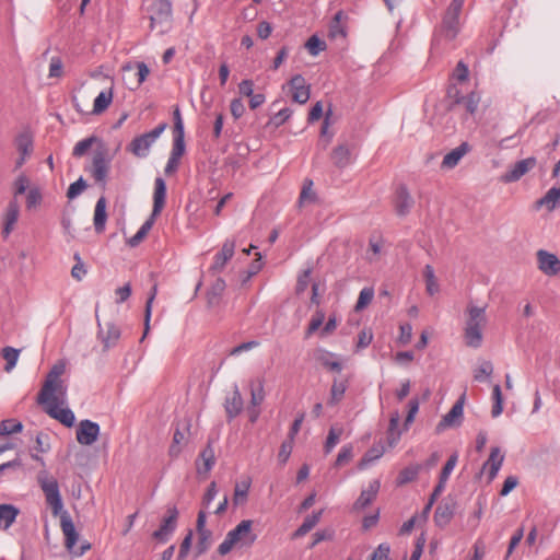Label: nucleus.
<instances>
[{
	"label": "nucleus",
	"instance_id": "de8ad7c7",
	"mask_svg": "<svg viewBox=\"0 0 560 560\" xmlns=\"http://www.w3.org/2000/svg\"><path fill=\"white\" fill-rule=\"evenodd\" d=\"M423 276L425 279L427 292L430 295L435 294L439 291V284L436 282L433 267L430 265H427L423 270Z\"/></svg>",
	"mask_w": 560,
	"mask_h": 560
},
{
	"label": "nucleus",
	"instance_id": "13d9d810",
	"mask_svg": "<svg viewBox=\"0 0 560 560\" xmlns=\"http://www.w3.org/2000/svg\"><path fill=\"white\" fill-rule=\"evenodd\" d=\"M156 294H158V285L154 284L151 288L150 294H149L147 303H145V310H144L145 332L149 330V323H150L151 313H152V305H153V301H154Z\"/></svg>",
	"mask_w": 560,
	"mask_h": 560
},
{
	"label": "nucleus",
	"instance_id": "09e8293b",
	"mask_svg": "<svg viewBox=\"0 0 560 560\" xmlns=\"http://www.w3.org/2000/svg\"><path fill=\"white\" fill-rule=\"evenodd\" d=\"M96 141H97V137L91 136L89 138H85L81 141L77 142V144L73 148L72 155L74 158L83 156Z\"/></svg>",
	"mask_w": 560,
	"mask_h": 560
},
{
	"label": "nucleus",
	"instance_id": "6ab92c4d",
	"mask_svg": "<svg viewBox=\"0 0 560 560\" xmlns=\"http://www.w3.org/2000/svg\"><path fill=\"white\" fill-rule=\"evenodd\" d=\"M20 214V207L16 199L11 200L8 203L5 212L3 214V230L2 235L7 238L14 229L15 223L18 222Z\"/></svg>",
	"mask_w": 560,
	"mask_h": 560
},
{
	"label": "nucleus",
	"instance_id": "ea45409f",
	"mask_svg": "<svg viewBox=\"0 0 560 560\" xmlns=\"http://www.w3.org/2000/svg\"><path fill=\"white\" fill-rule=\"evenodd\" d=\"M199 459L203 463V472H208L212 469L215 464V454L210 443H208V445L200 452ZM198 471L201 472L200 467H198Z\"/></svg>",
	"mask_w": 560,
	"mask_h": 560
},
{
	"label": "nucleus",
	"instance_id": "ddd939ff",
	"mask_svg": "<svg viewBox=\"0 0 560 560\" xmlns=\"http://www.w3.org/2000/svg\"><path fill=\"white\" fill-rule=\"evenodd\" d=\"M97 337L102 341L104 349L108 350L115 347L121 336L119 327L112 322H106L104 325L97 322Z\"/></svg>",
	"mask_w": 560,
	"mask_h": 560
},
{
	"label": "nucleus",
	"instance_id": "c756f323",
	"mask_svg": "<svg viewBox=\"0 0 560 560\" xmlns=\"http://www.w3.org/2000/svg\"><path fill=\"white\" fill-rule=\"evenodd\" d=\"M20 510L13 504H0V528L8 529L15 522Z\"/></svg>",
	"mask_w": 560,
	"mask_h": 560
},
{
	"label": "nucleus",
	"instance_id": "79ce46f5",
	"mask_svg": "<svg viewBox=\"0 0 560 560\" xmlns=\"http://www.w3.org/2000/svg\"><path fill=\"white\" fill-rule=\"evenodd\" d=\"M265 399L264 380L258 378L256 383H252L250 388V406L258 407Z\"/></svg>",
	"mask_w": 560,
	"mask_h": 560
},
{
	"label": "nucleus",
	"instance_id": "423d86ee",
	"mask_svg": "<svg viewBox=\"0 0 560 560\" xmlns=\"http://www.w3.org/2000/svg\"><path fill=\"white\" fill-rule=\"evenodd\" d=\"M44 406L45 412L52 419L58 420L67 428H71L74 424L75 416L69 408H62L65 404V397L60 398L56 394L49 396V400L45 402H38Z\"/></svg>",
	"mask_w": 560,
	"mask_h": 560
},
{
	"label": "nucleus",
	"instance_id": "f257e3e1",
	"mask_svg": "<svg viewBox=\"0 0 560 560\" xmlns=\"http://www.w3.org/2000/svg\"><path fill=\"white\" fill-rule=\"evenodd\" d=\"M37 479L45 494L46 502L51 508L52 515L60 516V526L65 535L66 548L77 556H82L86 550L90 549L91 546L90 544H85L80 547V550L78 552L73 550L74 546L78 542L79 534L75 529V526L71 520L70 514L67 511H63V503L57 480L52 477L48 478L46 471L39 472Z\"/></svg>",
	"mask_w": 560,
	"mask_h": 560
},
{
	"label": "nucleus",
	"instance_id": "a878e982",
	"mask_svg": "<svg viewBox=\"0 0 560 560\" xmlns=\"http://www.w3.org/2000/svg\"><path fill=\"white\" fill-rule=\"evenodd\" d=\"M224 407L229 420L234 419L243 410V398L236 385L234 386L232 395L225 399Z\"/></svg>",
	"mask_w": 560,
	"mask_h": 560
},
{
	"label": "nucleus",
	"instance_id": "a19ab883",
	"mask_svg": "<svg viewBox=\"0 0 560 560\" xmlns=\"http://www.w3.org/2000/svg\"><path fill=\"white\" fill-rule=\"evenodd\" d=\"M342 432H343L342 427L331 425V428L329 429L325 445H324V450H325L326 454L330 453L334 450V447L338 444Z\"/></svg>",
	"mask_w": 560,
	"mask_h": 560
},
{
	"label": "nucleus",
	"instance_id": "4be33fe9",
	"mask_svg": "<svg viewBox=\"0 0 560 560\" xmlns=\"http://www.w3.org/2000/svg\"><path fill=\"white\" fill-rule=\"evenodd\" d=\"M464 399L462 396L451 408V410L442 418L440 423L438 424V430L453 427L456 423H459V419L463 417L464 411Z\"/></svg>",
	"mask_w": 560,
	"mask_h": 560
},
{
	"label": "nucleus",
	"instance_id": "4d7b16f0",
	"mask_svg": "<svg viewBox=\"0 0 560 560\" xmlns=\"http://www.w3.org/2000/svg\"><path fill=\"white\" fill-rule=\"evenodd\" d=\"M43 199L40 189L38 187L31 188L26 194V208L28 210L36 208L40 205Z\"/></svg>",
	"mask_w": 560,
	"mask_h": 560
},
{
	"label": "nucleus",
	"instance_id": "412c9836",
	"mask_svg": "<svg viewBox=\"0 0 560 560\" xmlns=\"http://www.w3.org/2000/svg\"><path fill=\"white\" fill-rule=\"evenodd\" d=\"M166 199V184L162 177H156L154 180V192H153V217L160 215Z\"/></svg>",
	"mask_w": 560,
	"mask_h": 560
},
{
	"label": "nucleus",
	"instance_id": "bf43d9fd",
	"mask_svg": "<svg viewBox=\"0 0 560 560\" xmlns=\"http://www.w3.org/2000/svg\"><path fill=\"white\" fill-rule=\"evenodd\" d=\"M211 532H202L198 533V541H197V556L203 555L211 545Z\"/></svg>",
	"mask_w": 560,
	"mask_h": 560
},
{
	"label": "nucleus",
	"instance_id": "864d4df0",
	"mask_svg": "<svg viewBox=\"0 0 560 560\" xmlns=\"http://www.w3.org/2000/svg\"><path fill=\"white\" fill-rule=\"evenodd\" d=\"M420 401L417 397H413L408 402V413L404 422V430H408L410 424L415 421V417L419 411Z\"/></svg>",
	"mask_w": 560,
	"mask_h": 560
},
{
	"label": "nucleus",
	"instance_id": "c9c22d12",
	"mask_svg": "<svg viewBox=\"0 0 560 560\" xmlns=\"http://www.w3.org/2000/svg\"><path fill=\"white\" fill-rule=\"evenodd\" d=\"M347 387V381L334 380L330 387V397L328 399V405L335 406L339 404L345 396Z\"/></svg>",
	"mask_w": 560,
	"mask_h": 560
},
{
	"label": "nucleus",
	"instance_id": "f03ea898",
	"mask_svg": "<svg viewBox=\"0 0 560 560\" xmlns=\"http://www.w3.org/2000/svg\"><path fill=\"white\" fill-rule=\"evenodd\" d=\"M464 3L465 0H452L448 4L440 26L435 28L433 45H438L441 40L452 42L456 38L462 28L460 13Z\"/></svg>",
	"mask_w": 560,
	"mask_h": 560
},
{
	"label": "nucleus",
	"instance_id": "5fc2aeb1",
	"mask_svg": "<svg viewBox=\"0 0 560 560\" xmlns=\"http://www.w3.org/2000/svg\"><path fill=\"white\" fill-rule=\"evenodd\" d=\"M493 372V365L490 361H483L474 372V378L477 382H483Z\"/></svg>",
	"mask_w": 560,
	"mask_h": 560
},
{
	"label": "nucleus",
	"instance_id": "72a5a7b5",
	"mask_svg": "<svg viewBox=\"0 0 560 560\" xmlns=\"http://www.w3.org/2000/svg\"><path fill=\"white\" fill-rule=\"evenodd\" d=\"M16 150L24 156H30L33 152V137L28 131H23L15 137Z\"/></svg>",
	"mask_w": 560,
	"mask_h": 560
},
{
	"label": "nucleus",
	"instance_id": "aec40b11",
	"mask_svg": "<svg viewBox=\"0 0 560 560\" xmlns=\"http://www.w3.org/2000/svg\"><path fill=\"white\" fill-rule=\"evenodd\" d=\"M455 513V502L444 501L440 503L434 512V523L438 527L444 528L450 524Z\"/></svg>",
	"mask_w": 560,
	"mask_h": 560
},
{
	"label": "nucleus",
	"instance_id": "338daca9",
	"mask_svg": "<svg viewBox=\"0 0 560 560\" xmlns=\"http://www.w3.org/2000/svg\"><path fill=\"white\" fill-rule=\"evenodd\" d=\"M192 536V530H189L187 535L184 537L177 556L178 560H184L187 557L191 547Z\"/></svg>",
	"mask_w": 560,
	"mask_h": 560
},
{
	"label": "nucleus",
	"instance_id": "6e6552de",
	"mask_svg": "<svg viewBox=\"0 0 560 560\" xmlns=\"http://www.w3.org/2000/svg\"><path fill=\"white\" fill-rule=\"evenodd\" d=\"M178 510L175 505L167 508V515L162 520L160 527L153 532L152 537L159 542H166L177 527Z\"/></svg>",
	"mask_w": 560,
	"mask_h": 560
},
{
	"label": "nucleus",
	"instance_id": "e2e57ef3",
	"mask_svg": "<svg viewBox=\"0 0 560 560\" xmlns=\"http://www.w3.org/2000/svg\"><path fill=\"white\" fill-rule=\"evenodd\" d=\"M86 182L83 179V177H80L69 186L67 190V197L69 199H74L86 188Z\"/></svg>",
	"mask_w": 560,
	"mask_h": 560
},
{
	"label": "nucleus",
	"instance_id": "3c124183",
	"mask_svg": "<svg viewBox=\"0 0 560 560\" xmlns=\"http://www.w3.org/2000/svg\"><path fill=\"white\" fill-rule=\"evenodd\" d=\"M419 471H420V466L419 465H417V466H409V467L404 468L399 472L398 483L399 485H405V483L413 481L418 477Z\"/></svg>",
	"mask_w": 560,
	"mask_h": 560
},
{
	"label": "nucleus",
	"instance_id": "4468645a",
	"mask_svg": "<svg viewBox=\"0 0 560 560\" xmlns=\"http://www.w3.org/2000/svg\"><path fill=\"white\" fill-rule=\"evenodd\" d=\"M292 101L298 104H305L311 96V88L306 84L302 74H295L289 81Z\"/></svg>",
	"mask_w": 560,
	"mask_h": 560
},
{
	"label": "nucleus",
	"instance_id": "69168bd1",
	"mask_svg": "<svg viewBox=\"0 0 560 560\" xmlns=\"http://www.w3.org/2000/svg\"><path fill=\"white\" fill-rule=\"evenodd\" d=\"M382 456V452L380 450H376V448H371L369 450L364 456L361 458V460L359 462V469H364L369 466V464H371L373 460L380 458Z\"/></svg>",
	"mask_w": 560,
	"mask_h": 560
},
{
	"label": "nucleus",
	"instance_id": "1a4fd4ad",
	"mask_svg": "<svg viewBox=\"0 0 560 560\" xmlns=\"http://www.w3.org/2000/svg\"><path fill=\"white\" fill-rule=\"evenodd\" d=\"M537 164V160L534 156L517 161L509 167L500 177L502 183H515L520 180L525 174L532 171Z\"/></svg>",
	"mask_w": 560,
	"mask_h": 560
},
{
	"label": "nucleus",
	"instance_id": "58836bf2",
	"mask_svg": "<svg viewBox=\"0 0 560 560\" xmlns=\"http://www.w3.org/2000/svg\"><path fill=\"white\" fill-rule=\"evenodd\" d=\"M318 362L327 370L340 373L342 371V364L335 360V354L328 351H320L317 357Z\"/></svg>",
	"mask_w": 560,
	"mask_h": 560
},
{
	"label": "nucleus",
	"instance_id": "393cba45",
	"mask_svg": "<svg viewBox=\"0 0 560 560\" xmlns=\"http://www.w3.org/2000/svg\"><path fill=\"white\" fill-rule=\"evenodd\" d=\"M470 151V145L468 142L460 143L457 148L453 149L451 152L444 155L442 161V167L444 168H454L463 156Z\"/></svg>",
	"mask_w": 560,
	"mask_h": 560
},
{
	"label": "nucleus",
	"instance_id": "c03bdc74",
	"mask_svg": "<svg viewBox=\"0 0 560 560\" xmlns=\"http://www.w3.org/2000/svg\"><path fill=\"white\" fill-rule=\"evenodd\" d=\"M492 409H491V416L493 418L499 417L503 411V396L501 392V386L499 384H495L492 388Z\"/></svg>",
	"mask_w": 560,
	"mask_h": 560
},
{
	"label": "nucleus",
	"instance_id": "f3484780",
	"mask_svg": "<svg viewBox=\"0 0 560 560\" xmlns=\"http://www.w3.org/2000/svg\"><path fill=\"white\" fill-rule=\"evenodd\" d=\"M235 250V242L232 240H226L220 252L214 255L213 264L211 266V270L214 272H221L226 262L233 257Z\"/></svg>",
	"mask_w": 560,
	"mask_h": 560
},
{
	"label": "nucleus",
	"instance_id": "052dcab7",
	"mask_svg": "<svg viewBox=\"0 0 560 560\" xmlns=\"http://www.w3.org/2000/svg\"><path fill=\"white\" fill-rule=\"evenodd\" d=\"M335 537V530L332 528H325L323 530H318L313 535V541L310 545V548H314L322 541L332 540Z\"/></svg>",
	"mask_w": 560,
	"mask_h": 560
},
{
	"label": "nucleus",
	"instance_id": "e433bc0d",
	"mask_svg": "<svg viewBox=\"0 0 560 560\" xmlns=\"http://www.w3.org/2000/svg\"><path fill=\"white\" fill-rule=\"evenodd\" d=\"M250 488V480L246 479L242 482H236L234 488V495H233V505L238 506L244 504L247 501L248 491Z\"/></svg>",
	"mask_w": 560,
	"mask_h": 560
},
{
	"label": "nucleus",
	"instance_id": "a211bd4d",
	"mask_svg": "<svg viewBox=\"0 0 560 560\" xmlns=\"http://www.w3.org/2000/svg\"><path fill=\"white\" fill-rule=\"evenodd\" d=\"M381 488V481L378 479H374L369 483L368 489L361 491L359 498L353 503L354 510H364L368 508L376 498Z\"/></svg>",
	"mask_w": 560,
	"mask_h": 560
},
{
	"label": "nucleus",
	"instance_id": "8fccbe9b",
	"mask_svg": "<svg viewBox=\"0 0 560 560\" xmlns=\"http://www.w3.org/2000/svg\"><path fill=\"white\" fill-rule=\"evenodd\" d=\"M373 298H374V289L373 288H363L359 294L354 310L355 311L364 310L372 302Z\"/></svg>",
	"mask_w": 560,
	"mask_h": 560
},
{
	"label": "nucleus",
	"instance_id": "b1692460",
	"mask_svg": "<svg viewBox=\"0 0 560 560\" xmlns=\"http://www.w3.org/2000/svg\"><path fill=\"white\" fill-rule=\"evenodd\" d=\"M190 424L188 421L178 423L174 434H173V441L168 450V454L171 457H177L182 452V443L186 439V432L189 431Z\"/></svg>",
	"mask_w": 560,
	"mask_h": 560
},
{
	"label": "nucleus",
	"instance_id": "2f4dec72",
	"mask_svg": "<svg viewBox=\"0 0 560 560\" xmlns=\"http://www.w3.org/2000/svg\"><path fill=\"white\" fill-rule=\"evenodd\" d=\"M323 511L314 512L313 514L305 517L303 523L298 527V529L292 534V538L296 539L305 536L308 532H311L319 522Z\"/></svg>",
	"mask_w": 560,
	"mask_h": 560
},
{
	"label": "nucleus",
	"instance_id": "c85d7f7f",
	"mask_svg": "<svg viewBox=\"0 0 560 560\" xmlns=\"http://www.w3.org/2000/svg\"><path fill=\"white\" fill-rule=\"evenodd\" d=\"M107 220V213H106V199L105 197H100L96 201L95 209H94V229L96 233H102L105 230Z\"/></svg>",
	"mask_w": 560,
	"mask_h": 560
},
{
	"label": "nucleus",
	"instance_id": "f704fd0d",
	"mask_svg": "<svg viewBox=\"0 0 560 560\" xmlns=\"http://www.w3.org/2000/svg\"><path fill=\"white\" fill-rule=\"evenodd\" d=\"M155 218L156 217H153V214L151 213L149 219L144 221V223L140 226L138 232L132 237H130L128 240V245L130 247H136L143 241V238L147 236V234L152 229Z\"/></svg>",
	"mask_w": 560,
	"mask_h": 560
},
{
	"label": "nucleus",
	"instance_id": "49530a36",
	"mask_svg": "<svg viewBox=\"0 0 560 560\" xmlns=\"http://www.w3.org/2000/svg\"><path fill=\"white\" fill-rule=\"evenodd\" d=\"M1 353L3 359L5 360L4 370L7 372H10L16 365L20 355V350L13 347H4Z\"/></svg>",
	"mask_w": 560,
	"mask_h": 560
},
{
	"label": "nucleus",
	"instance_id": "7c9ffc66",
	"mask_svg": "<svg viewBox=\"0 0 560 560\" xmlns=\"http://www.w3.org/2000/svg\"><path fill=\"white\" fill-rule=\"evenodd\" d=\"M332 163L338 168H343L351 163V153L350 149L346 144H340L336 147L331 152Z\"/></svg>",
	"mask_w": 560,
	"mask_h": 560
},
{
	"label": "nucleus",
	"instance_id": "37998d69",
	"mask_svg": "<svg viewBox=\"0 0 560 560\" xmlns=\"http://www.w3.org/2000/svg\"><path fill=\"white\" fill-rule=\"evenodd\" d=\"M112 100H113V93L110 90L102 91L94 100L93 113L94 114L103 113L110 105Z\"/></svg>",
	"mask_w": 560,
	"mask_h": 560
},
{
	"label": "nucleus",
	"instance_id": "4c0bfd02",
	"mask_svg": "<svg viewBox=\"0 0 560 560\" xmlns=\"http://www.w3.org/2000/svg\"><path fill=\"white\" fill-rule=\"evenodd\" d=\"M400 421V415L398 411H394L389 418L388 424V443L395 445L401 436V431L398 429Z\"/></svg>",
	"mask_w": 560,
	"mask_h": 560
},
{
	"label": "nucleus",
	"instance_id": "5701e85b",
	"mask_svg": "<svg viewBox=\"0 0 560 560\" xmlns=\"http://www.w3.org/2000/svg\"><path fill=\"white\" fill-rule=\"evenodd\" d=\"M413 206V199L406 186H400L396 191L395 209L399 217H405L410 212Z\"/></svg>",
	"mask_w": 560,
	"mask_h": 560
},
{
	"label": "nucleus",
	"instance_id": "6e6d98bb",
	"mask_svg": "<svg viewBox=\"0 0 560 560\" xmlns=\"http://www.w3.org/2000/svg\"><path fill=\"white\" fill-rule=\"evenodd\" d=\"M457 460H458L457 453H454L448 457L447 462L445 463L444 467L442 468L439 480H441L442 482H445V483L447 482L452 471L454 470V468L457 464Z\"/></svg>",
	"mask_w": 560,
	"mask_h": 560
},
{
	"label": "nucleus",
	"instance_id": "774afa93",
	"mask_svg": "<svg viewBox=\"0 0 560 560\" xmlns=\"http://www.w3.org/2000/svg\"><path fill=\"white\" fill-rule=\"evenodd\" d=\"M389 552H390L389 545L381 544L373 552L371 560H390Z\"/></svg>",
	"mask_w": 560,
	"mask_h": 560
},
{
	"label": "nucleus",
	"instance_id": "bb28decb",
	"mask_svg": "<svg viewBox=\"0 0 560 560\" xmlns=\"http://www.w3.org/2000/svg\"><path fill=\"white\" fill-rule=\"evenodd\" d=\"M541 207H546L548 211H553L560 207V187H551L544 197L535 202L537 210Z\"/></svg>",
	"mask_w": 560,
	"mask_h": 560
},
{
	"label": "nucleus",
	"instance_id": "0eeeda50",
	"mask_svg": "<svg viewBox=\"0 0 560 560\" xmlns=\"http://www.w3.org/2000/svg\"><path fill=\"white\" fill-rule=\"evenodd\" d=\"M166 122L156 126L150 132L136 137L130 143V151L139 158H145L151 145L158 140L166 128Z\"/></svg>",
	"mask_w": 560,
	"mask_h": 560
},
{
	"label": "nucleus",
	"instance_id": "0e129e2a",
	"mask_svg": "<svg viewBox=\"0 0 560 560\" xmlns=\"http://www.w3.org/2000/svg\"><path fill=\"white\" fill-rule=\"evenodd\" d=\"M324 319H325L324 312L317 311L308 324V327L306 330V337H310L312 334H314L323 325Z\"/></svg>",
	"mask_w": 560,
	"mask_h": 560
},
{
	"label": "nucleus",
	"instance_id": "20e7f679",
	"mask_svg": "<svg viewBox=\"0 0 560 560\" xmlns=\"http://www.w3.org/2000/svg\"><path fill=\"white\" fill-rule=\"evenodd\" d=\"M150 28H159V34L167 33L172 26V2L170 0H153L148 7Z\"/></svg>",
	"mask_w": 560,
	"mask_h": 560
},
{
	"label": "nucleus",
	"instance_id": "603ef678",
	"mask_svg": "<svg viewBox=\"0 0 560 560\" xmlns=\"http://www.w3.org/2000/svg\"><path fill=\"white\" fill-rule=\"evenodd\" d=\"M305 47L312 56H317L320 51L326 49V43L316 35H313L305 43Z\"/></svg>",
	"mask_w": 560,
	"mask_h": 560
},
{
	"label": "nucleus",
	"instance_id": "7ed1b4c3",
	"mask_svg": "<svg viewBox=\"0 0 560 560\" xmlns=\"http://www.w3.org/2000/svg\"><path fill=\"white\" fill-rule=\"evenodd\" d=\"M487 324L486 306L469 305L464 329L465 343L470 348H479L482 343V330Z\"/></svg>",
	"mask_w": 560,
	"mask_h": 560
},
{
	"label": "nucleus",
	"instance_id": "dca6fc26",
	"mask_svg": "<svg viewBox=\"0 0 560 560\" xmlns=\"http://www.w3.org/2000/svg\"><path fill=\"white\" fill-rule=\"evenodd\" d=\"M253 521L244 520L231 529L228 535L236 542L252 545L256 540V535L252 533Z\"/></svg>",
	"mask_w": 560,
	"mask_h": 560
},
{
	"label": "nucleus",
	"instance_id": "a18cd8bd",
	"mask_svg": "<svg viewBox=\"0 0 560 560\" xmlns=\"http://www.w3.org/2000/svg\"><path fill=\"white\" fill-rule=\"evenodd\" d=\"M23 430V424L16 419H5L0 421V435L19 433Z\"/></svg>",
	"mask_w": 560,
	"mask_h": 560
},
{
	"label": "nucleus",
	"instance_id": "f8f14e48",
	"mask_svg": "<svg viewBox=\"0 0 560 560\" xmlns=\"http://www.w3.org/2000/svg\"><path fill=\"white\" fill-rule=\"evenodd\" d=\"M100 425L98 423L91 421L89 419H84L80 421L77 429V441L81 445H92L96 442L100 435Z\"/></svg>",
	"mask_w": 560,
	"mask_h": 560
},
{
	"label": "nucleus",
	"instance_id": "2eb2a0df",
	"mask_svg": "<svg viewBox=\"0 0 560 560\" xmlns=\"http://www.w3.org/2000/svg\"><path fill=\"white\" fill-rule=\"evenodd\" d=\"M537 261L539 270L547 276H556L560 272V260L555 254L539 249Z\"/></svg>",
	"mask_w": 560,
	"mask_h": 560
},
{
	"label": "nucleus",
	"instance_id": "473e14b6",
	"mask_svg": "<svg viewBox=\"0 0 560 560\" xmlns=\"http://www.w3.org/2000/svg\"><path fill=\"white\" fill-rule=\"evenodd\" d=\"M225 287V281L222 278L215 279V281L212 283L211 288L207 292V302L210 307L217 306L219 304Z\"/></svg>",
	"mask_w": 560,
	"mask_h": 560
},
{
	"label": "nucleus",
	"instance_id": "39448f33",
	"mask_svg": "<svg viewBox=\"0 0 560 560\" xmlns=\"http://www.w3.org/2000/svg\"><path fill=\"white\" fill-rule=\"evenodd\" d=\"M65 370L66 365L62 362L56 363L50 369L46 375L43 387L38 393L37 402L48 401L51 394H59L61 397L66 396L67 386H65L63 382L60 380V376L65 373Z\"/></svg>",
	"mask_w": 560,
	"mask_h": 560
},
{
	"label": "nucleus",
	"instance_id": "cd10ccee",
	"mask_svg": "<svg viewBox=\"0 0 560 560\" xmlns=\"http://www.w3.org/2000/svg\"><path fill=\"white\" fill-rule=\"evenodd\" d=\"M504 460V455L501 454L500 447L495 446L491 448L488 460L483 464V468L489 467V478L494 479L498 475Z\"/></svg>",
	"mask_w": 560,
	"mask_h": 560
},
{
	"label": "nucleus",
	"instance_id": "9b49d317",
	"mask_svg": "<svg viewBox=\"0 0 560 560\" xmlns=\"http://www.w3.org/2000/svg\"><path fill=\"white\" fill-rule=\"evenodd\" d=\"M174 131H173V145L170 156L179 159L184 155L186 145H185V132H184V124L180 117L179 109L176 108L174 112Z\"/></svg>",
	"mask_w": 560,
	"mask_h": 560
},
{
	"label": "nucleus",
	"instance_id": "9d476101",
	"mask_svg": "<svg viewBox=\"0 0 560 560\" xmlns=\"http://www.w3.org/2000/svg\"><path fill=\"white\" fill-rule=\"evenodd\" d=\"M110 160L105 150H97L93 154L90 173L97 184L105 186L109 172Z\"/></svg>",
	"mask_w": 560,
	"mask_h": 560
},
{
	"label": "nucleus",
	"instance_id": "680f3d73",
	"mask_svg": "<svg viewBox=\"0 0 560 560\" xmlns=\"http://www.w3.org/2000/svg\"><path fill=\"white\" fill-rule=\"evenodd\" d=\"M479 101V96L471 92L463 98L460 104L464 105L467 113L472 115L478 108Z\"/></svg>",
	"mask_w": 560,
	"mask_h": 560
}]
</instances>
